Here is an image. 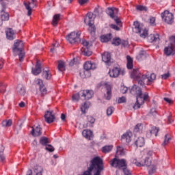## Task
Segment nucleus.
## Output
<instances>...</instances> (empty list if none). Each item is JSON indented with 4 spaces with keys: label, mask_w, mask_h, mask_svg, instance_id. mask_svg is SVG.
Returning a JSON list of instances; mask_svg holds the SVG:
<instances>
[{
    "label": "nucleus",
    "mask_w": 175,
    "mask_h": 175,
    "mask_svg": "<svg viewBox=\"0 0 175 175\" xmlns=\"http://www.w3.org/2000/svg\"><path fill=\"white\" fill-rule=\"evenodd\" d=\"M130 92L132 95H136L137 96V101L135 105L133 106V109H140V106L144 104V102H148L150 100V96H148V93L142 92V89L139 88V86L134 85L131 90Z\"/></svg>",
    "instance_id": "obj_1"
},
{
    "label": "nucleus",
    "mask_w": 175,
    "mask_h": 175,
    "mask_svg": "<svg viewBox=\"0 0 175 175\" xmlns=\"http://www.w3.org/2000/svg\"><path fill=\"white\" fill-rule=\"evenodd\" d=\"M103 170V160L99 157L93 158L87 171L83 175H100Z\"/></svg>",
    "instance_id": "obj_2"
},
{
    "label": "nucleus",
    "mask_w": 175,
    "mask_h": 175,
    "mask_svg": "<svg viewBox=\"0 0 175 175\" xmlns=\"http://www.w3.org/2000/svg\"><path fill=\"white\" fill-rule=\"evenodd\" d=\"M132 76L134 79H137L138 84L142 87H144L146 84H147V85H151V84L154 83V80L157 79V75L154 73L150 74V77L146 75H142V74L137 75V70H133Z\"/></svg>",
    "instance_id": "obj_3"
},
{
    "label": "nucleus",
    "mask_w": 175,
    "mask_h": 175,
    "mask_svg": "<svg viewBox=\"0 0 175 175\" xmlns=\"http://www.w3.org/2000/svg\"><path fill=\"white\" fill-rule=\"evenodd\" d=\"M111 165L120 169V170L117 172L116 175H132L131 171L126 167V161L125 159H117L114 158L111 161Z\"/></svg>",
    "instance_id": "obj_4"
},
{
    "label": "nucleus",
    "mask_w": 175,
    "mask_h": 175,
    "mask_svg": "<svg viewBox=\"0 0 175 175\" xmlns=\"http://www.w3.org/2000/svg\"><path fill=\"white\" fill-rule=\"evenodd\" d=\"M133 31L135 33H139L140 38L146 39L148 36V30L143 28V24L138 21H135L133 26Z\"/></svg>",
    "instance_id": "obj_5"
},
{
    "label": "nucleus",
    "mask_w": 175,
    "mask_h": 175,
    "mask_svg": "<svg viewBox=\"0 0 175 175\" xmlns=\"http://www.w3.org/2000/svg\"><path fill=\"white\" fill-rule=\"evenodd\" d=\"M84 23L86 25H88L89 29L88 31L91 33V35L95 34V25H94V14L89 12L87 14L84 18Z\"/></svg>",
    "instance_id": "obj_6"
},
{
    "label": "nucleus",
    "mask_w": 175,
    "mask_h": 175,
    "mask_svg": "<svg viewBox=\"0 0 175 175\" xmlns=\"http://www.w3.org/2000/svg\"><path fill=\"white\" fill-rule=\"evenodd\" d=\"M107 14L111 17V18H113V20L115 21L117 25H119L121 27L122 24L121 23V21L118 18V8H108L107 11Z\"/></svg>",
    "instance_id": "obj_7"
},
{
    "label": "nucleus",
    "mask_w": 175,
    "mask_h": 175,
    "mask_svg": "<svg viewBox=\"0 0 175 175\" xmlns=\"http://www.w3.org/2000/svg\"><path fill=\"white\" fill-rule=\"evenodd\" d=\"M81 35V32L80 31H72L66 36V39L68 43L73 44L75 43H77V42H80Z\"/></svg>",
    "instance_id": "obj_8"
},
{
    "label": "nucleus",
    "mask_w": 175,
    "mask_h": 175,
    "mask_svg": "<svg viewBox=\"0 0 175 175\" xmlns=\"http://www.w3.org/2000/svg\"><path fill=\"white\" fill-rule=\"evenodd\" d=\"M83 68L85 70L83 71L85 77H90V76H91V73L90 72V70H94V69H96V64L91 61H88L84 64Z\"/></svg>",
    "instance_id": "obj_9"
},
{
    "label": "nucleus",
    "mask_w": 175,
    "mask_h": 175,
    "mask_svg": "<svg viewBox=\"0 0 175 175\" xmlns=\"http://www.w3.org/2000/svg\"><path fill=\"white\" fill-rule=\"evenodd\" d=\"M161 18L166 24H173V21H174V16L168 10H165L161 13Z\"/></svg>",
    "instance_id": "obj_10"
},
{
    "label": "nucleus",
    "mask_w": 175,
    "mask_h": 175,
    "mask_svg": "<svg viewBox=\"0 0 175 175\" xmlns=\"http://www.w3.org/2000/svg\"><path fill=\"white\" fill-rule=\"evenodd\" d=\"M5 0H0V3L2 5V10L0 12V27L3 24V21H8L9 20V14L5 12L6 9V4L4 3Z\"/></svg>",
    "instance_id": "obj_11"
},
{
    "label": "nucleus",
    "mask_w": 175,
    "mask_h": 175,
    "mask_svg": "<svg viewBox=\"0 0 175 175\" xmlns=\"http://www.w3.org/2000/svg\"><path fill=\"white\" fill-rule=\"evenodd\" d=\"M36 83L38 87H39L40 92L41 94V96H44V95H47V89L44 84H43V81L40 79H38L36 80Z\"/></svg>",
    "instance_id": "obj_12"
},
{
    "label": "nucleus",
    "mask_w": 175,
    "mask_h": 175,
    "mask_svg": "<svg viewBox=\"0 0 175 175\" xmlns=\"http://www.w3.org/2000/svg\"><path fill=\"white\" fill-rule=\"evenodd\" d=\"M24 5L25 9L27 10V16H31L32 14V9L36 7V0H31L28 3L24 2Z\"/></svg>",
    "instance_id": "obj_13"
},
{
    "label": "nucleus",
    "mask_w": 175,
    "mask_h": 175,
    "mask_svg": "<svg viewBox=\"0 0 175 175\" xmlns=\"http://www.w3.org/2000/svg\"><path fill=\"white\" fill-rule=\"evenodd\" d=\"M53 111H46L44 114V118L47 124H51V122H54V120H55V116L53 113Z\"/></svg>",
    "instance_id": "obj_14"
},
{
    "label": "nucleus",
    "mask_w": 175,
    "mask_h": 175,
    "mask_svg": "<svg viewBox=\"0 0 175 175\" xmlns=\"http://www.w3.org/2000/svg\"><path fill=\"white\" fill-rule=\"evenodd\" d=\"M79 94L81 97L85 100L91 99L94 96V91L92 90H81Z\"/></svg>",
    "instance_id": "obj_15"
},
{
    "label": "nucleus",
    "mask_w": 175,
    "mask_h": 175,
    "mask_svg": "<svg viewBox=\"0 0 175 175\" xmlns=\"http://www.w3.org/2000/svg\"><path fill=\"white\" fill-rule=\"evenodd\" d=\"M132 132L126 131L122 135L121 140L123 142V143L129 144L132 140Z\"/></svg>",
    "instance_id": "obj_16"
},
{
    "label": "nucleus",
    "mask_w": 175,
    "mask_h": 175,
    "mask_svg": "<svg viewBox=\"0 0 175 175\" xmlns=\"http://www.w3.org/2000/svg\"><path fill=\"white\" fill-rule=\"evenodd\" d=\"M164 53L165 55H174L175 54V46L173 43H171L168 46L164 49Z\"/></svg>",
    "instance_id": "obj_17"
},
{
    "label": "nucleus",
    "mask_w": 175,
    "mask_h": 175,
    "mask_svg": "<svg viewBox=\"0 0 175 175\" xmlns=\"http://www.w3.org/2000/svg\"><path fill=\"white\" fill-rule=\"evenodd\" d=\"M105 88L106 90V94H105V98L107 100H110L111 99L112 96V92L113 88L111 85H109L107 83H105Z\"/></svg>",
    "instance_id": "obj_18"
},
{
    "label": "nucleus",
    "mask_w": 175,
    "mask_h": 175,
    "mask_svg": "<svg viewBox=\"0 0 175 175\" xmlns=\"http://www.w3.org/2000/svg\"><path fill=\"white\" fill-rule=\"evenodd\" d=\"M102 61L106 64V65H111V55L109 52H105L102 55Z\"/></svg>",
    "instance_id": "obj_19"
},
{
    "label": "nucleus",
    "mask_w": 175,
    "mask_h": 175,
    "mask_svg": "<svg viewBox=\"0 0 175 175\" xmlns=\"http://www.w3.org/2000/svg\"><path fill=\"white\" fill-rule=\"evenodd\" d=\"M121 73V68L120 67H115L112 70H109V75L110 77H118Z\"/></svg>",
    "instance_id": "obj_20"
},
{
    "label": "nucleus",
    "mask_w": 175,
    "mask_h": 175,
    "mask_svg": "<svg viewBox=\"0 0 175 175\" xmlns=\"http://www.w3.org/2000/svg\"><path fill=\"white\" fill-rule=\"evenodd\" d=\"M23 47H24V43L23 42V41L17 40L14 44V47H13L14 53H17V51H22Z\"/></svg>",
    "instance_id": "obj_21"
},
{
    "label": "nucleus",
    "mask_w": 175,
    "mask_h": 175,
    "mask_svg": "<svg viewBox=\"0 0 175 175\" xmlns=\"http://www.w3.org/2000/svg\"><path fill=\"white\" fill-rule=\"evenodd\" d=\"M148 39L150 43H156V44L159 43V40H161L159 39V34L158 33L150 34L148 37Z\"/></svg>",
    "instance_id": "obj_22"
},
{
    "label": "nucleus",
    "mask_w": 175,
    "mask_h": 175,
    "mask_svg": "<svg viewBox=\"0 0 175 175\" xmlns=\"http://www.w3.org/2000/svg\"><path fill=\"white\" fill-rule=\"evenodd\" d=\"M31 133L33 136H40L42 135V128H40V126H36L35 128H32Z\"/></svg>",
    "instance_id": "obj_23"
},
{
    "label": "nucleus",
    "mask_w": 175,
    "mask_h": 175,
    "mask_svg": "<svg viewBox=\"0 0 175 175\" xmlns=\"http://www.w3.org/2000/svg\"><path fill=\"white\" fill-rule=\"evenodd\" d=\"M132 162L133 163H134V165H136V166H138V167L150 166V165H151V162L148 161V159L145 160L144 164H142V163L137 162V160L136 159H133Z\"/></svg>",
    "instance_id": "obj_24"
},
{
    "label": "nucleus",
    "mask_w": 175,
    "mask_h": 175,
    "mask_svg": "<svg viewBox=\"0 0 175 175\" xmlns=\"http://www.w3.org/2000/svg\"><path fill=\"white\" fill-rule=\"evenodd\" d=\"M83 137L85 139H88V140H91V137L94 136L91 130H83L82 132Z\"/></svg>",
    "instance_id": "obj_25"
},
{
    "label": "nucleus",
    "mask_w": 175,
    "mask_h": 175,
    "mask_svg": "<svg viewBox=\"0 0 175 175\" xmlns=\"http://www.w3.org/2000/svg\"><path fill=\"white\" fill-rule=\"evenodd\" d=\"M5 33L7 39H8V40H13V39H14V31H13L12 29H8L5 31Z\"/></svg>",
    "instance_id": "obj_26"
},
{
    "label": "nucleus",
    "mask_w": 175,
    "mask_h": 175,
    "mask_svg": "<svg viewBox=\"0 0 175 175\" xmlns=\"http://www.w3.org/2000/svg\"><path fill=\"white\" fill-rule=\"evenodd\" d=\"M42 72V67L39 62H37L35 69L32 70V73L34 76H38Z\"/></svg>",
    "instance_id": "obj_27"
},
{
    "label": "nucleus",
    "mask_w": 175,
    "mask_h": 175,
    "mask_svg": "<svg viewBox=\"0 0 175 175\" xmlns=\"http://www.w3.org/2000/svg\"><path fill=\"white\" fill-rule=\"evenodd\" d=\"M90 106H91V103H90V102H85L81 106V111H82L83 114H85L86 110H88Z\"/></svg>",
    "instance_id": "obj_28"
},
{
    "label": "nucleus",
    "mask_w": 175,
    "mask_h": 175,
    "mask_svg": "<svg viewBox=\"0 0 175 175\" xmlns=\"http://www.w3.org/2000/svg\"><path fill=\"white\" fill-rule=\"evenodd\" d=\"M16 91L17 93L22 96H24L25 95V88H24L23 85H18L16 88Z\"/></svg>",
    "instance_id": "obj_29"
},
{
    "label": "nucleus",
    "mask_w": 175,
    "mask_h": 175,
    "mask_svg": "<svg viewBox=\"0 0 175 175\" xmlns=\"http://www.w3.org/2000/svg\"><path fill=\"white\" fill-rule=\"evenodd\" d=\"M109 40H111V33L102 36L100 37V42H102L103 43H106L107 42H109Z\"/></svg>",
    "instance_id": "obj_30"
},
{
    "label": "nucleus",
    "mask_w": 175,
    "mask_h": 175,
    "mask_svg": "<svg viewBox=\"0 0 175 175\" xmlns=\"http://www.w3.org/2000/svg\"><path fill=\"white\" fill-rule=\"evenodd\" d=\"M135 144L137 147H143V146L145 144L144 138L143 137H138L135 141Z\"/></svg>",
    "instance_id": "obj_31"
},
{
    "label": "nucleus",
    "mask_w": 175,
    "mask_h": 175,
    "mask_svg": "<svg viewBox=\"0 0 175 175\" xmlns=\"http://www.w3.org/2000/svg\"><path fill=\"white\" fill-rule=\"evenodd\" d=\"M126 59H127V64H126L127 69H132L133 68V59H132L131 56L127 55Z\"/></svg>",
    "instance_id": "obj_32"
},
{
    "label": "nucleus",
    "mask_w": 175,
    "mask_h": 175,
    "mask_svg": "<svg viewBox=\"0 0 175 175\" xmlns=\"http://www.w3.org/2000/svg\"><path fill=\"white\" fill-rule=\"evenodd\" d=\"M42 75L44 77H45V79H46V80L51 79V73L50 72V70H49L47 68L43 70Z\"/></svg>",
    "instance_id": "obj_33"
},
{
    "label": "nucleus",
    "mask_w": 175,
    "mask_h": 175,
    "mask_svg": "<svg viewBox=\"0 0 175 175\" xmlns=\"http://www.w3.org/2000/svg\"><path fill=\"white\" fill-rule=\"evenodd\" d=\"M90 48H82L81 52L83 55H85L86 57H90L92 55V51L90 50Z\"/></svg>",
    "instance_id": "obj_34"
},
{
    "label": "nucleus",
    "mask_w": 175,
    "mask_h": 175,
    "mask_svg": "<svg viewBox=\"0 0 175 175\" xmlns=\"http://www.w3.org/2000/svg\"><path fill=\"white\" fill-rule=\"evenodd\" d=\"M60 18L61 15L59 14L54 15L52 21V25H53V27L57 26V25L58 24V21L59 20H60Z\"/></svg>",
    "instance_id": "obj_35"
},
{
    "label": "nucleus",
    "mask_w": 175,
    "mask_h": 175,
    "mask_svg": "<svg viewBox=\"0 0 175 175\" xmlns=\"http://www.w3.org/2000/svg\"><path fill=\"white\" fill-rule=\"evenodd\" d=\"M57 68L59 72H64V70H65V62L59 60L58 62Z\"/></svg>",
    "instance_id": "obj_36"
},
{
    "label": "nucleus",
    "mask_w": 175,
    "mask_h": 175,
    "mask_svg": "<svg viewBox=\"0 0 175 175\" xmlns=\"http://www.w3.org/2000/svg\"><path fill=\"white\" fill-rule=\"evenodd\" d=\"M170 140H172V137H170V134H165L164 137V142L162 144V146H167L168 143H170Z\"/></svg>",
    "instance_id": "obj_37"
},
{
    "label": "nucleus",
    "mask_w": 175,
    "mask_h": 175,
    "mask_svg": "<svg viewBox=\"0 0 175 175\" xmlns=\"http://www.w3.org/2000/svg\"><path fill=\"white\" fill-rule=\"evenodd\" d=\"M146 52L145 51H142L139 54H138L136 57L138 61H142V59H146Z\"/></svg>",
    "instance_id": "obj_38"
},
{
    "label": "nucleus",
    "mask_w": 175,
    "mask_h": 175,
    "mask_svg": "<svg viewBox=\"0 0 175 175\" xmlns=\"http://www.w3.org/2000/svg\"><path fill=\"white\" fill-rule=\"evenodd\" d=\"M159 132V129L155 126L152 127L150 133V135H154V136H158V133Z\"/></svg>",
    "instance_id": "obj_39"
},
{
    "label": "nucleus",
    "mask_w": 175,
    "mask_h": 175,
    "mask_svg": "<svg viewBox=\"0 0 175 175\" xmlns=\"http://www.w3.org/2000/svg\"><path fill=\"white\" fill-rule=\"evenodd\" d=\"M13 124V120L12 119H10L8 120H3L2 122L3 126H12Z\"/></svg>",
    "instance_id": "obj_40"
},
{
    "label": "nucleus",
    "mask_w": 175,
    "mask_h": 175,
    "mask_svg": "<svg viewBox=\"0 0 175 175\" xmlns=\"http://www.w3.org/2000/svg\"><path fill=\"white\" fill-rule=\"evenodd\" d=\"M111 150H113V146H105L102 148L103 152H105V154L110 152Z\"/></svg>",
    "instance_id": "obj_41"
},
{
    "label": "nucleus",
    "mask_w": 175,
    "mask_h": 175,
    "mask_svg": "<svg viewBox=\"0 0 175 175\" xmlns=\"http://www.w3.org/2000/svg\"><path fill=\"white\" fill-rule=\"evenodd\" d=\"M82 44L84 46L83 49H88V48H91V46H92V42H90L84 40L82 42Z\"/></svg>",
    "instance_id": "obj_42"
},
{
    "label": "nucleus",
    "mask_w": 175,
    "mask_h": 175,
    "mask_svg": "<svg viewBox=\"0 0 175 175\" xmlns=\"http://www.w3.org/2000/svg\"><path fill=\"white\" fill-rule=\"evenodd\" d=\"M88 126H92V124L95 123V118L92 116H88Z\"/></svg>",
    "instance_id": "obj_43"
},
{
    "label": "nucleus",
    "mask_w": 175,
    "mask_h": 175,
    "mask_svg": "<svg viewBox=\"0 0 175 175\" xmlns=\"http://www.w3.org/2000/svg\"><path fill=\"white\" fill-rule=\"evenodd\" d=\"M116 154H117V155H124V154H125V151L124 150V148H122V146H118Z\"/></svg>",
    "instance_id": "obj_44"
},
{
    "label": "nucleus",
    "mask_w": 175,
    "mask_h": 175,
    "mask_svg": "<svg viewBox=\"0 0 175 175\" xmlns=\"http://www.w3.org/2000/svg\"><path fill=\"white\" fill-rule=\"evenodd\" d=\"M40 143L42 146H46L49 143V138L46 137H42L40 139Z\"/></svg>",
    "instance_id": "obj_45"
},
{
    "label": "nucleus",
    "mask_w": 175,
    "mask_h": 175,
    "mask_svg": "<svg viewBox=\"0 0 175 175\" xmlns=\"http://www.w3.org/2000/svg\"><path fill=\"white\" fill-rule=\"evenodd\" d=\"M121 43H122V41H121V39H120V38H116L113 39L112 44H114V46H120Z\"/></svg>",
    "instance_id": "obj_46"
},
{
    "label": "nucleus",
    "mask_w": 175,
    "mask_h": 175,
    "mask_svg": "<svg viewBox=\"0 0 175 175\" xmlns=\"http://www.w3.org/2000/svg\"><path fill=\"white\" fill-rule=\"evenodd\" d=\"M141 131H143V124H137L134 128V131L140 132Z\"/></svg>",
    "instance_id": "obj_47"
},
{
    "label": "nucleus",
    "mask_w": 175,
    "mask_h": 175,
    "mask_svg": "<svg viewBox=\"0 0 175 175\" xmlns=\"http://www.w3.org/2000/svg\"><path fill=\"white\" fill-rule=\"evenodd\" d=\"M42 167L36 166L34 169V173H36V175H42Z\"/></svg>",
    "instance_id": "obj_48"
},
{
    "label": "nucleus",
    "mask_w": 175,
    "mask_h": 175,
    "mask_svg": "<svg viewBox=\"0 0 175 175\" xmlns=\"http://www.w3.org/2000/svg\"><path fill=\"white\" fill-rule=\"evenodd\" d=\"M148 173L149 174L152 175L154 174V173H155L156 170H157V167L154 165H151L148 167Z\"/></svg>",
    "instance_id": "obj_49"
},
{
    "label": "nucleus",
    "mask_w": 175,
    "mask_h": 175,
    "mask_svg": "<svg viewBox=\"0 0 175 175\" xmlns=\"http://www.w3.org/2000/svg\"><path fill=\"white\" fill-rule=\"evenodd\" d=\"M19 52H20V53L18 54L19 61L20 62H23V61H24V57H25V53H24V51H23Z\"/></svg>",
    "instance_id": "obj_50"
},
{
    "label": "nucleus",
    "mask_w": 175,
    "mask_h": 175,
    "mask_svg": "<svg viewBox=\"0 0 175 175\" xmlns=\"http://www.w3.org/2000/svg\"><path fill=\"white\" fill-rule=\"evenodd\" d=\"M113 111H114V107H109L107 108V115L108 116V117H109V116H111L113 114Z\"/></svg>",
    "instance_id": "obj_51"
},
{
    "label": "nucleus",
    "mask_w": 175,
    "mask_h": 175,
    "mask_svg": "<svg viewBox=\"0 0 175 175\" xmlns=\"http://www.w3.org/2000/svg\"><path fill=\"white\" fill-rule=\"evenodd\" d=\"M80 96L81 95L80 94V92L77 94L72 95V100H75V102H78L79 99H80Z\"/></svg>",
    "instance_id": "obj_52"
},
{
    "label": "nucleus",
    "mask_w": 175,
    "mask_h": 175,
    "mask_svg": "<svg viewBox=\"0 0 175 175\" xmlns=\"http://www.w3.org/2000/svg\"><path fill=\"white\" fill-rule=\"evenodd\" d=\"M136 9L137 10H139L140 12H143V10H144L145 12L147 11V8L143 5H137Z\"/></svg>",
    "instance_id": "obj_53"
},
{
    "label": "nucleus",
    "mask_w": 175,
    "mask_h": 175,
    "mask_svg": "<svg viewBox=\"0 0 175 175\" xmlns=\"http://www.w3.org/2000/svg\"><path fill=\"white\" fill-rule=\"evenodd\" d=\"M45 148L47 151H50V152H53V151H54V147L51 145H46Z\"/></svg>",
    "instance_id": "obj_54"
},
{
    "label": "nucleus",
    "mask_w": 175,
    "mask_h": 175,
    "mask_svg": "<svg viewBox=\"0 0 175 175\" xmlns=\"http://www.w3.org/2000/svg\"><path fill=\"white\" fill-rule=\"evenodd\" d=\"M125 102H126V98L124 96L119 98L118 100V103H125Z\"/></svg>",
    "instance_id": "obj_55"
},
{
    "label": "nucleus",
    "mask_w": 175,
    "mask_h": 175,
    "mask_svg": "<svg viewBox=\"0 0 175 175\" xmlns=\"http://www.w3.org/2000/svg\"><path fill=\"white\" fill-rule=\"evenodd\" d=\"M120 92H122V94H126V92H128V88L126 86H121Z\"/></svg>",
    "instance_id": "obj_56"
},
{
    "label": "nucleus",
    "mask_w": 175,
    "mask_h": 175,
    "mask_svg": "<svg viewBox=\"0 0 175 175\" xmlns=\"http://www.w3.org/2000/svg\"><path fill=\"white\" fill-rule=\"evenodd\" d=\"M170 77V74L169 72L161 75V78L163 79V80H166V79L169 78Z\"/></svg>",
    "instance_id": "obj_57"
},
{
    "label": "nucleus",
    "mask_w": 175,
    "mask_h": 175,
    "mask_svg": "<svg viewBox=\"0 0 175 175\" xmlns=\"http://www.w3.org/2000/svg\"><path fill=\"white\" fill-rule=\"evenodd\" d=\"M53 47L51 49V53H54V50H55V47H58L59 44L55 42V43L53 44Z\"/></svg>",
    "instance_id": "obj_58"
},
{
    "label": "nucleus",
    "mask_w": 175,
    "mask_h": 175,
    "mask_svg": "<svg viewBox=\"0 0 175 175\" xmlns=\"http://www.w3.org/2000/svg\"><path fill=\"white\" fill-rule=\"evenodd\" d=\"M111 28H112V29H115V31H120V28L118 27V26L116 25H110Z\"/></svg>",
    "instance_id": "obj_59"
},
{
    "label": "nucleus",
    "mask_w": 175,
    "mask_h": 175,
    "mask_svg": "<svg viewBox=\"0 0 175 175\" xmlns=\"http://www.w3.org/2000/svg\"><path fill=\"white\" fill-rule=\"evenodd\" d=\"M150 25H155V18L150 17Z\"/></svg>",
    "instance_id": "obj_60"
},
{
    "label": "nucleus",
    "mask_w": 175,
    "mask_h": 175,
    "mask_svg": "<svg viewBox=\"0 0 175 175\" xmlns=\"http://www.w3.org/2000/svg\"><path fill=\"white\" fill-rule=\"evenodd\" d=\"M90 0H79V5H85Z\"/></svg>",
    "instance_id": "obj_61"
},
{
    "label": "nucleus",
    "mask_w": 175,
    "mask_h": 175,
    "mask_svg": "<svg viewBox=\"0 0 175 175\" xmlns=\"http://www.w3.org/2000/svg\"><path fill=\"white\" fill-rule=\"evenodd\" d=\"M0 159L1 162H5V155L3 154V153L0 154Z\"/></svg>",
    "instance_id": "obj_62"
},
{
    "label": "nucleus",
    "mask_w": 175,
    "mask_h": 175,
    "mask_svg": "<svg viewBox=\"0 0 175 175\" xmlns=\"http://www.w3.org/2000/svg\"><path fill=\"white\" fill-rule=\"evenodd\" d=\"M3 151H5V147H3V145L0 144V154H2V152H3Z\"/></svg>",
    "instance_id": "obj_63"
},
{
    "label": "nucleus",
    "mask_w": 175,
    "mask_h": 175,
    "mask_svg": "<svg viewBox=\"0 0 175 175\" xmlns=\"http://www.w3.org/2000/svg\"><path fill=\"white\" fill-rule=\"evenodd\" d=\"M164 100L165 102H167V103H172V99L169 98H164Z\"/></svg>",
    "instance_id": "obj_64"
}]
</instances>
